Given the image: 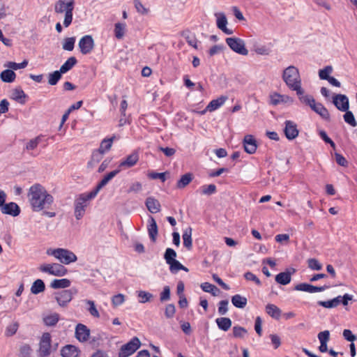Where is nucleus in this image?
<instances>
[{
	"mask_svg": "<svg viewBox=\"0 0 357 357\" xmlns=\"http://www.w3.org/2000/svg\"><path fill=\"white\" fill-rule=\"evenodd\" d=\"M27 197L33 211H43V215L49 218L56 215L55 212L48 211L54 203V197L41 184L35 183L31 185L29 189Z\"/></svg>",
	"mask_w": 357,
	"mask_h": 357,
	"instance_id": "f257e3e1",
	"label": "nucleus"
},
{
	"mask_svg": "<svg viewBox=\"0 0 357 357\" xmlns=\"http://www.w3.org/2000/svg\"><path fill=\"white\" fill-rule=\"evenodd\" d=\"M282 78L287 86L295 91L298 96L303 95L304 91L301 87V79L298 69L294 66L287 67L283 72Z\"/></svg>",
	"mask_w": 357,
	"mask_h": 357,
	"instance_id": "f03ea898",
	"label": "nucleus"
},
{
	"mask_svg": "<svg viewBox=\"0 0 357 357\" xmlns=\"http://www.w3.org/2000/svg\"><path fill=\"white\" fill-rule=\"evenodd\" d=\"M75 7V0H58L54 4V12L57 14H65L63 25L70 26L73 21V11Z\"/></svg>",
	"mask_w": 357,
	"mask_h": 357,
	"instance_id": "7ed1b4c3",
	"label": "nucleus"
},
{
	"mask_svg": "<svg viewBox=\"0 0 357 357\" xmlns=\"http://www.w3.org/2000/svg\"><path fill=\"white\" fill-rule=\"evenodd\" d=\"M48 255L54 256L62 264H70V263L75 262L77 260L76 255L64 248L49 249L47 251Z\"/></svg>",
	"mask_w": 357,
	"mask_h": 357,
	"instance_id": "20e7f679",
	"label": "nucleus"
},
{
	"mask_svg": "<svg viewBox=\"0 0 357 357\" xmlns=\"http://www.w3.org/2000/svg\"><path fill=\"white\" fill-rule=\"evenodd\" d=\"M96 197L91 192L79 195L75 201V216L77 220H80L85 213L88 202Z\"/></svg>",
	"mask_w": 357,
	"mask_h": 357,
	"instance_id": "39448f33",
	"label": "nucleus"
},
{
	"mask_svg": "<svg viewBox=\"0 0 357 357\" xmlns=\"http://www.w3.org/2000/svg\"><path fill=\"white\" fill-rule=\"evenodd\" d=\"M39 270L56 277L64 276L68 272L63 264L57 263L43 264L39 267Z\"/></svg>",
	"mask_w": 357,
	"mask_h": 357,
	"instance_id": "423d86ee",
	"label": "nucleus"
},
{
	"mask_svg": "<svg viewBox=\"0 0 357 357\" xmlns=\"http://www.w3.org/2000/svg\"><path fill=\"white\" fill-rule=\"evenodd\" d=\"M226 43L234 52L245 56L248 54V50L245 47V44L243 40L239 38H227Z\"/></svg>",
	"mask_w": 357,
	"mask_h": 357,
	"instance_id": "0eeeda50",
	"label": "nucleus"
},
{
	"mask_svg": "<svg viewBox=\"0 0 357 357\" xmlns=\"http://www.w3.org/2000/svg\"><path fill=\"white\" fill-rule=\"evenodd\" d=\"M141 342L138 337H133L130 342L121 347L119 357H128L134 354L139 348Z\"/></svg>",
	"mask_w": 357,
	"mask_h": 357,
	"instance_id": "6e6552de",
	"label": "nucleus"
},
{
	"mask_svg": "<svg viewBox=\"0 0 357 357\" xmlns=\"http://www.w3.org/2000/svg\"><path fill=\"white\" fill-rule=\"evenodd\" d=\"M176 252L172 248H167L164 254V259L172 273L178 272V261L176 259Z\"/></svg>",
	"mask_w": 357,
	"mask_h": 357,
	"instance_id": "1a4fd4ad",
	"label": "nucleus"
},
{
	"mask_svg": "<svg viewBox=\"0 0 357 357\" xmlns=\"http://www.w3.org/2000/svg\"><path fill=\"white\" fill-rule=\"evenodd\" d=\"M39 352L42 356H47L51 352V335L49 333H44L39 344Z\"/></svg>",
	"mask_w": 357,
	"mask_h": 357,
	"instance_id": "9d476101",
	"label": "nucleus"
},
{
	"mask_svg": "<svg viewBox=\"0 0 357 357\" xmlns=\"http://www.w3.org/2000/svg\"><path fill=\"white\" fill-rule=\"evenodd\" d=\"M333 103L337 109L344 112L349 108V98L344 94H336L333 97Z\"/></svg>",
	"mask_w": 357,
	"mask_h": 357,
	"instance_id": "9b49d317",
	"label": "nucleus"
},
{
	"mask_svg": "<svg viewBox=\"0 0 357 357\" xmlns=\"http://www.w3.org/2000/svg\"><path fill=\"white\" fill-rule=\"evenodd\" d=\"M79 47L83 54L90 53L94 47V41L91 36L86 35L79 42Z\"/></svg>",
	"mask_w": 357,
	"mask_h": 357,
	"instance_id": "f8f14e48",
	"label": "nucleus"
},
{
	"mask_svg": "<svg viewBox=\"0 0 357 357\" xmlns=\"http://www.w3.org/2000/svg\"><path fill=\"white\" fill-rule=\"evenodd\" d=\"M54 298L61 307H66L73 298L72 290L66 289L56 292L54 294Z\"/></svg>",
	"mask_w": 357,
	"mask_h": 357,
	"instance_id": "ddd939ff",
	"label": "nucleus"
},
{
	"mask_svg": "<svg viewBox=\"0 0 357 357\" xmlns=\"http://www.w3.org/2000/svg\"><path fill=\"white\" fill-rule=\"evenodd\" d=\"M330 287V285L316 287L307 283H300L295 287V289L297 291H305L308 293H315L324 291L326 289H329Z\"/></svg>",
	"mask_w": 357,
	"mask_h": 357,
	"instance_id": "4468645a",
	"label": "nucleus"
},
{
	"mask_svg": "<svg viewBox=\"0 0 357 357\" xmlns=\"http://www.w3.org/2000/svg\"><path fill=\"white\" fill-rule=\"evenodd\" d=\"M139 160V154L137 152H133L123 160L119 165V169H126L135 165Z\"/></svg>",
	"mask_w": 357,
	"mask_h": 357,
	"instance_id": "2eb2a0df",
	"label": "nucleus"
},
{
	"mask_svg": "<svg viewBox=\"0 0 357 357\" xmlns=\"http://www.w3.org/2000/svg\"><path fill=\"white\" fill-rule=\"evenodd\" d=\"M284 132L286 137L289 140L294 139L299 133L296 124L291 121H285Z\"/></svg>",
	"mask_w": 357,
	"mask_h": 357,
	"instance_id": "dca6fc26",
	"label": "nucleus"
},
{
	"mask_svg": "<svg viewBox=\"0 0 357 357\" xmlns=\"http://www.w3.org/2000/svg\"><path fill=\"white\" fill-rule=\"evenodd\" d=\"M90 335V330L84 324H78L75 328V337L82 342H86Z\"/></svg>",
	"mask_w": 357,
	"mask_h": 357,
	"instance_id": "f3484780",
	"label": "nucleus"
},
{
	"mask_svg": "<svg viewBox=\"0 0 357 357\" xmlns=\"http://www.w3.org/2000/svg\"><path fill=\"white\" fill-rule=\"evenodd\" d=\"M243 146L246 153L249 154L255 153L257 148L255 137L251 135H245L243 139Z\"/></svg>",
	"mask_w": 357,
	"mask_h": 357,
	"instance_id": "a211bd4d",
	"label": "nucleus"
},
{
	"mask_svg": "<svg viewBox=\"0 0 357 357\" xmlns=\"http://www.w3.org/2000/svg\"><path fill=\"white\" fill-rule=\"evenodd\" d=\"M121 169H116L110 172L109 174L105 175L104 178L98 183L96 188L91 191L92 193L96 196L98 192L106 185L108 182L112 180L117 174L120 172Z\"/></svg>",
	"mask_w": 357,
	"mask_h": 357,
	"instance_id": "6ab92c4d",
	"label": "nucleus"
},
{
	"mask_svg": "<svg viewBox=\"0 0 357 357\" xmlns=\"http://www.w3.org/2000/svg\"><path fill=\"white\" fill-rule=\"evenodd\" d=\"M215 16L217 17L216 24H217L218 28L226 34H228V35L232 34L233 31L227 29V20L226 18L225 15L224 13H221L215 14Z\"/></svg>",
	"mask_w": 357,
	"mask_h": 357,
	"instance_id": "aec40b11",
	"label": "nucleus"
},
{
	"mask_svg": "<svg viewBox=\"0 0 357 357\" xmlns=\"http://www.w3.org/2000/svg\"><path fill=\"white\" fill-rule=\"evenodd\" d=\"M227 100V96H221L217 99L212 100L208 105L206 106L202 114H204L206 111L213 112L224 105L225 101Z\"/></svg>",
	"mask_w": 357,
	"mask_h": 357,
	"instance_id": "412c9836",
	"label": "nucleus"
},
{
	"mask_svg": "<svg viewBox=\"0 0 357 357\" xmlns=\"http://www.w3.org/2000/svg\"><path fill=\"white\" fill-rule=\"evenodd\" d=\"M1 212L4 214L10 215L12 216H17L20 213V209L18 205L14 202H10L8 204H4L1 206Z\"/></svg>",
	"mask_w": 357,
	"mask_h": 357,
	"instance_id": "4be33fe9",
	"label": "nucleus"
},
{
	"mask_svg": "<svg viewBox=\"0 0 357 357\" xmlns=\"http://www.w3.org/2000/svg\"><path fill=\"white\" fill-rule=\"evenodd\" d=\"M311 109L322 119L330 121L329 112L321 103L315 102L313 105H311Z\"/></svg>",
	"mask_w": 357,
	"mask_h": 357,
	"instance_id": "5701e85b",
	"label": "nucleus"
},
{
	"mask_svg": "<svg viewBox=\"0 0 357 357\" xmlns=\"http://www.w3.org/2000/svg\"><path fill=\"white\" fill-rule=\"evenodd\" d=\"M78 354V349L75 346L71 344L66 345L61 350V355L63 357H77Z\"/></svg>",
	"mask_w": 357,
	"mask_h": 357,
	"instance_id": "b1692460",
	"label": "nucleus"
},
{
	"mask_svg": "<svg viewBox=\"0 0 357 357\" xmlns=\"http://www.w3.org/2000/svg\"><path fill=\"white\" fill-rule=\"evenodd\" d=\"M147 229L150 238L152 241L155 242L158 235V225L155 219L152 216L149 219Z\"/></svg>",
	"mask_w": 357,
	"mask_h": 357,
	"instance_id": "393cba45",
	"label": "nucleus"
},
{
	"mask_svg": "<svg viewBox=\"0 0 357 357\" xmlns=\"http://www.w3.org/2000/svg\"><path fill=\"white\" fill-rule=\"evenodd\" d=\"M59 314L56 312H54L50 314L44 315L43 317V321L47 326H54L59 321Z\"/></svg>",
	"mask_w": 357,
	"mask_h": 357,
	"instance_id": "a878e982",
	"label": "nucleus"
},
{
	"mask_svg": "<svg viewBox=\"0 0 357 357\" xmlns=\"http://www.w3.org/2000/svg\"><path fill=\"white\" fill-rule=\"evenodd\" d=\"M183 246L188 250L192 249V228H186L182 236Z\"/></svg>",
	"mask_w": 357,
	"mask_h": 357,
	"instance_id": "bb28decb",
	"label": "nucleus"
},
{
	"mask_svg": "<svg viewBox=\"0 0 357 357\" xmlns=\"http://www.w3.org/2000/svg\"><path fill=\"white\" fill-rule=\"evenodd\" d=\"M146 206L152 213H156L160 210L159 202L153 197H148L146 200Z\"/></svg>",
	"mask_w": 357,
	"mask_h": 357,
	"instance_id": "cd10ccee",
	"label": "nucleus"
},
{
	"mask_svg": "<svg viewBox=\"0 0 357 357\" xmlns=\"http://www.w3.org/2000/svg\"><path fill=\"white\" fill-rule=\"evenodd\" d=\"M266 312L275 319H279L282 311L281 310L274 304H267L266 305Z\"/></svg>",
	"mask_w": 357,
	"mask_h": 357,
	"instance_id": "c85d7f7f",
	"label": "nucleus"
},
{
	"mask_svg": "<svg viewBox=\"0 0 357 357\" xmlns=\"http://www.w3.org/2000/svg\"><path fill=\"white\" fill-rule=\"evenodd\" d=\"M70 280L66 278L55 279L51 282L50 287L54 289H64L70 287Z\"/></svg>",
	"mask_w": 357,
	"mask_h": 357,
	"instance_id": "c756f323",
	"label": "nucleus"
},
{
	"mask_svg": "<svg viewBox=\"0 0 357 357\" xmlns=\"http://www.w3.org/2000/svg\"><path fill=\"white\" fill-rule=\"evenodd\" d=\"M215 322L218 328L223 331H227L232 324L231 320L228 317L217 318Z\"/></svg>",
	"mask_w": 357,
	"mask_h": 357,
	"instance_id": "7c9ffc66",
	"label": "nucleus"
},
{
	"mask_svg": "<svg viewBox=\"0 0 357 357\" xmlns=\"http://www.w3.org/2000/svg\"><path fill=\"white\" fill-rule=\"evenodd\" d=\"M114 36L117 39H119V40L122 39L124 37L126 32V23H121V22L116 23L114 25Z\"/></svg>",
	"mask_w": 357,
	"mask_h": 357,
	"instance_id": "2f4dec72",
	"label": "nucleus"
},
{
	"mask_svg": "<svg viewBox=\"0 0 357 357\" xmlns=\"http://www.w3.org/2000/svg\"><path fill=\"white\" fill-rule=\"evenodd\" d=\"M232 304L238 308H243L246 306L248 300L240 294H236L231 297Z\"/></svg>",
	"mask_w": 357,
	"mask_h": 357,
	"instance_id": "473e14b6",
	"label": "nucleus"
},
{
	"mask_svg": "<svg viewBox=\"0 0 357 357\" xmlns=\"http://www.w3.org/2000/svg\"><path fill=\"white\" fill-rule=\"evenodd\" d=\"M16 75L15 72L10 69H7L2 71L0 74L1 80L4 82L11 83L15 79Z\"/></svg>",
	"mask_w": 357,
	"mask_h": 357,
	"instance_id": "72a5a7b5",
	"label": "nucleus"
},
{
	"mask_svg": "<svg viewBox=\"0 0 357 357\" xmlns=\"http://www.w3.org/2000/svg\"><path fill=\"white\" fill-rule=\"evenodd\" d=\"M77 61L75 57L71 56L61 66L59 70L62 74L67 73L71 70L77 63Z\"/></svg>",
	"mask_w": 357,
	"mask_h": 357,
	"instance_id": "f704fd0d",
	"label": "nucleus"
},
{
	"mask_svg": "<svg viewBox=\"0 0 357 357\" xmlns=\"http://www.w3.org/2000/svg\"><path fill=\"white\" fill-rule=\"evenodd\" d=\"M340 298L341 296H339L336 298H334L332 300L326 301H319L317 302V304L320 306H322L326 308H333L337 307L340 303Z\"/></svg>",
	"mask_w": 357,
	"mask_h": 357,
	"instance_id": "c9c22d12",
	"label": "nucleus"
},
{
	"mask_svg": "<svg viewBox=\"0 0 357 357\" xmlns=\"http://www.w3.org/2000/svg\"><path fill=\"white\" fill-rule=\"evenodd\" d=\"M45 289V285L44 282L40 279H38L33 282L31 287V291L33 294H38L39 293L44 291Z\"/></svg>",
	"mask_w": 357,
	"mask_h": 357,
	"instance_id": "e433bc0d",
	"label": "nucleus"
},
{
	"mask_svg": "<svg viewBox=\"0 0 357 357\" xmlns=\"http://www.w3.org/2000/svg\"><path fill=\"white\" fill-rule=\"evenodd\" d=\"M12 99L24 104L25 102L26 94L21 89H15L11 95Z\"/></svg>",
	"mask_w": 357,
	"mask_h": 357,
	"instance_id": "4c0bfd02",
	"label": "nucleus"
},
{
	"mask_svg": "<svg viewBox=\"0 0 357 357\" xmlns=\"http://www.w3.org/2000/svg\"><path fill=\"white\" fill-rule=\"evenodd\" d=\"M291 275L287 272L280 273L275 276V281L282 285H286L291 282Z\"/></svg>",
	"mask_w": 357,
	"mask_h": 357,
	"instance_id": "58836bf2",
	"label": "nucleus"
},
{
	"mask_svg": "<svg viewBox=\"0 0 357 357\" xmlns=\"http://www.w3.org/2000/svg\"><path fill=\"white\" fill-rule=\"evenodd\" d=\"M104 153L99 149L93 152L91 160L89 162V165L93 167L96 163L99 162L103 158Z\"/></svg>",
	"mask_w": 357,
	"mask_h": 357,
	"instance_id": "ea45409f",
	"label": "nucleus"
},
{
	"mask_svg": "<svg viewBox=\"0 0 357 357\" xmlns=\"http://www.w3.org/2000/svg\"><path fill=\"white\" fill-rule=\"evenodd\" d=\"M61 74L62 73L60 70H56L52 73L49 74L48 84L52 86L56 85L61 78Z\"/></svg>",
	"mask_w": 357,
	"mask_h": 357,
	"instance_id": "a19ab883",
	"label": "nucleus"
},
{
	"mask_svg": "<svg viewBox=\"0 0 357 357\" xmlns=\"http://www.w3.org/2000/svg\"><path fill=\"white\" fill-rule=\"evenodd\" d=\"M344 112L345 114L343 116L344 121L352 127H356L357 126V122L352 112L349 109Z\"/></svg>",
	"mask_w": 357,
	"mask_h": 357,
	"instance_id": "79ce46f5",
	"label": "nucleus"
},
{
	"mask_svg": "<svg viewBox=\"0 0 357 357\" xmlns=\"http://www.w3.org/2000/svg\"><path fill=\"white\" fill-rule=\"evenodd\" d=\"M333 68L331 66H326L323 69L319 70V77L321 79L326 80L330 77V74L333 73Z\"/></svg>",
	"mask_w": 357,
	"mask_h": 357,
	"instance_id": "37998d69",
	"label": "nucleus"
},
{
	"mask_svg": "<svg viewBox=\"0 0 357 357\" xmlns=\"http://www.w3.org/2000/svg\"><path fill=\"white\" fill-rule=\"evenodd\" d=\"M114 138L115 137H112L109 139H103L98 149L100 151H102V153L105 154L106 151H109L111 149Z\"/></svg>",
	"mask_w": 357,
	"mask_h": 357,
	"instance_id": "c03bdc74",
	"label": "nucleus"
},
{
	"mask_svg": "<svg viewBox=\"0 0 357 357\" xmlns=\"http://www.w3.org/2000/svg\"><path fill=\"white\" fill-rule=\"evenodd\" d=\"M201 288L204 291L211 293L213 296L216 295V291L218 290V288L215 285H213L209 282L202 283L201 284Z\"/></svg>",
	"mask_w": 357,
	"mask_h": 357,
	"instance_id": "a18cd8bd",
	"label": "nucleus"
},
{
	"mask_svg": "<svg viewBox=\"0 0 357 357\" xmlns=\"http://www.w3.org/2000/svg\"><path fill=\"white\" fill-rule=\"evenodd\" d=\"M75 38H66L63 43V49L66 51H72L74 49Z\"/></svg>",
	"mask_w": 357,
	"mask_h": 357,
	"instance_id": "49530a36",
	"label": "nucleus"
},
{
	"mask_svg": "<svg viewBox=\"0 0 357 357\" xmlns=\"http://www.w3.org/2000/svg\"><path fill=\"white\" fill-rule=\"evenodd\" d=\"M247 330L243 327L238 326L233 327V335L234 337L242 338L247 334Z\"/></svg>",
	"mask_w": 357,
	"mask_h": 357,
	"instance_id": "de8ad7c7",
	"label": "nucleus"
},
{
	"mask_svg": "<svg viewBox=\"0 0 357 357\" xmlns=\"http://www.w3.org/2000/svg\"><path fill=\"white\" fill-rule=\"evenodd\" d=\"M27 64H28V61L26 60H24V61H22V63H20L10 61V62H8L7 63H6L5 66L8 67L10 69L16 70L18 69L24 68L25 67H26Z\"/></svg>",
	"mask_w": 357,
	"mask_h": 357,
	"instance_id": "09e8293b",
	"label": "nucleus"
},
{
	"mask_svg": "<svg viewBox=\"0 0 357 357\" xmlns=\"http://www.w3.org/2000/svg\"><path fill=\"white\" fill-rule=\"evenodd\" d=\"M41 141V137L38 136L33 139H31L29 142H28L26 144L25 149L27 151L34 150L38 146V144Z\"/></svg>",
	"mask_w": 357,
	"mask_h": 357,
	"instance_id": "8fccbe9b",
	"label": "nucleus"
},
{
	"mask_svg": "<svg viewBox=\"0 0 357 357\" xmlns=\"http://www.w3.org/2000/svg\"><path fill=\"white\" fill-rule=\"evenodd\" d=\"M202 194L203 195H212L216 192V186L214 184L204 185L200 188Z\"/></svg>",
	"mask_w": 357,
	"mask_h": 357,
	"instance_id": "3c124183",
	"label": "nucleus"
},
{
	"mask_svg": "<svg viewBox=\"0 0 357 357\" xmlns=\"http://www.w3.org/2000/svg\"><path fill=\"white\" fill-rule=\"evenodd\" d=\"M193 174L192 173H187L180 178V188H184L188 185L192 180Z\"/></svg>",
	"mask_w": 357,
	"mask_h": 357,
	"instance_id": "603ef678",
	"label": "nucleus"
},
{
	"mask_svg": "<svg viewBox=\"0 0 357 357\" xmlns=\"http://www.w3.org/2000/svg\"><path fill=\"white\" fill-rule=\"evenodd\" d=\"M176 313V307L174 304H168L165 309V316L167 319H172Z\"/></svg>",
	"mask_w": 357,
	"mask_h": 357,
	"instance_id": "864d4df0",
	"label": "nucleus"
},
{
	"mask_svg": "<svg viewBox=\"0 0 357 357\" xmlns=\"http://www.w3.org/2000/svg\"><path fill=\"white\" fill-rule=\"evenodd\" d=\"M86 303L89 305L88 311L90 313V314L94 317L99 318L100 314L95 306L94 302L93 301L87 300L86 301Z\"/></svg>",
	"mask_w": 357,
	"mask_h": 357,
	"instance_id": "5fc2aeb1",
	"label": "nucleus"
},
{
	"mask_svg": "<svg viewBox=\"0 0 357 357\" xmlns=\"http://www.w3.org/2000/svg\"><path fill=\"white\" fill-rule=\"evenodd\" d=\"M298 96L299 100L303 103H305V105L310 106V107H311V105H313V104L316 102L314 98L312 96H310V95L304 96L303 94V95H300Z\"/></svg>",
	"mask_w": 357,
	"mask_h": 357,
	"instance_id": "6e6d98bb",
	"label": "nucleus"
},
{
	"mask_svg": "<svg viewBox=\"0 0 357 357\" xmlns=\"http://www.w3.org/2000/svg\"><path fill=\"white\" fill-rule=\"evenodd\" d=\"M125 301V296L122 294H118L112 298V303L114 307H117L123 304Z\"/></svg>",
	"mask_w": 357,
	"mask_h": 357,
	"instance_id": "4d7b16f0",
	"label": "nucleus"
},
{
	"mask_svg": "<svg viewBox=\"0 0 357 357\" xmlns=\"http://www.w3.org/2000/svg\"><path fill=\"white\" fill-rule=\"evenodd\" d=\"M307 265L310 269L315 271H319L322 268V266L319 261L314 258H311L307 260Z\"/></svg>",
	"mask_w": 357,
	"mask_h": 357,
	"instance_id": "13d9d810",
	"label": "nucleus"
},
{
	"mask_svg": "<svg viewBox=\"0 0 357 357\" xmlns=\"http://www.w3.org/2000/svg\"><path fill=\"white\" fill-rule=\"evenodd\" d=\"M229 301L227 300H222L218 304V313L220 315L225 314L228 311Z\"/></svg>",
	"mask_w": 357,
	"mask_h": 357,
	"instance_id": "bf43d9fd",
	"label": "nucleus"
},
{
	"mask_svg": "<svg viewBox=\"0 0 357 357\" xmlns=\"http://www.w3.org/2000/svg\"><path fill=\"white\" fill-rule=\"evenodd\" d=\"M135 7L137 11L142 15H146L149 13V9L145 8L139 0H134Z\"/></svg>",
	"mask_w": 357,
	"mask_h": 357,
	"instance_id": "052dcab7",
	"label": "nucleus"
},
{
	"mask_svg": "<svg viewBox=\"0 0 357 357\" xmlns=\"http://www.w3.org/2000/svg\"><path fill=\"white\" fill-rule=\"evenodd\" d=\"M152 296V294L149 292L144 291H138V297L140 298L139 303H144L149 301Z\"/></svg>",
	"mask_w": 357,
	"mask_h": 357,
	"instance_id": "680f3d73",
	"label": "nucleus"
},
{
	"mask_svg": "<svg viewBox=\"0 0 357 357\" xmlns=\"http://www.w3.org/2000/svg\"><path fill=\"white\" fill-rule=\"evenodd\" d=\"M270 98H271V104L273 105H277L279 103L284 101V96L275 93L273 95H271Z\"/></svg>",
	"mask_w": 357,
	"mask_h": 357,
	"instance_id": "e2e57ef3",
	"label": "nucleus"
},
{
	"mask_svg": "<svg viewBox=\"0 0 357 357\" xmlns=\"http://www.w3.org/2000/svg\"><path fill=\"white\" fill-rule=\"evenodd\" d=\"M182 36H184V37L185 38L186 41L188 42V43L190 46H192V47H195V49H197V39L195 38V36H194L193 35H190H190H188V34H187V33H184V32H183V33H182Z\"/></svg>",
	"mask_w": 357,
	"mask_h": 357,
	"instance_id": "0e129e2a",
	"label": "nucleus"
},
{
	"mask_svg": "<svg viewBox=\"0 0 357 357\" xmlns=\"http://www.w3.org/2000/svg\"><path fill=\"white\" fill-rule=\"evenodd\" d=\"M244 277L245 280L249 281H253L258 286H260L261 284L260 280L251 272H246L244 274Z\"/></svg>",
	"mask_w": 357,
	"mask_h": 357,
	"instance_id": "69168bd1",
	"label": "nucleus"
},
{
	"mask_svg": "<svg viewBox=\"0 0 357 357\" xmlns=\"http://www.w3.org/2000/svg\"><path fill=\"white\" fill-rule=\"evenodd\" d=\"M170 298V288L169 286H165L163 291L160 294V300L161 302L167 301Z\"/></svg>",
	"mask_w": 357,
	"mask_h": 357,
	"instance_id": "338daca9",
	"label": "nucleus"
},
{
	"mask_svg": "<svg viewBox=\"0 0 357 357\" xmlns=\"http://www.w3.org/2000/svg\"><path fill=\"white\" fill-rule=\"evenodd\" d=\"M342 335L345 340L351 342V343L357 339L356 336L354 335L351 331L349 329H344L343 331Z\"/></svg>",
	"mask_w": 357,
	"mask_h": 357,
	"instance_id": "774afa93",
	"label": "nucleus"
}]
</instances>
